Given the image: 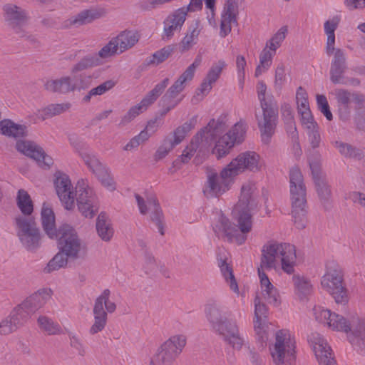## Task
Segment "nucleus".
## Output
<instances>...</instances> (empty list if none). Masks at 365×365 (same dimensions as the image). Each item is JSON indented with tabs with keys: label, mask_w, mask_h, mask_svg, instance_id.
Masks as SVG:
<instances>
[{
	"label": "nucleus",
	"mask_w": 365,
	"mask_h": 365,
	"mask_svg": "<svg viewBox=\"0 0 365 365\" xmlns=\"http://www.w3.org/2000/svg\"><path fill=\"white\" fill-rule=\"evenodd\" d=\"M313 310L317 321L327 324L333 330L346 333L354 349L365 355V320L359 317L346 320L343 316L321 307H314Z\"/></svg>",
	"instance_id": "3"
},
{
	"label": "nucleus",
	"mask_w": 365,
	"mask_h": 365,
	"mask_svg": "<svg viewBox=\"0 0 365 365\" xmlns=\"http://www.w3.org/2000/svg\"><path fill=\"white\" fill-rule=\"evenodd\" d=\"M274 56V52L268 51V48L265 47L259 55V63L262 66L264 70H268L272 64V60Z\"/></svg>",
	"instance_id": "60"
},
{
	"label": "nucleus",
	"mask_w": 365,
	"mask_h": 365,
	"mask_svg": "<svg viewBox=\"0 0 365 365\" xmlns=\"http://www.w3.org/2000/svg\"><path fill=\"white\" fill-rule=\"evenodd\" d=\"M270 350L276 365L291 364L295 359V342L290 338L287 331L279 330L276 333L275 344Z\"/></svg>",
	"instance_id": "11"
},
{
	"label": "nucleus",
	"mask_w": 365,
	"mask_h": 365,
	"mask_svg": "<svg viewBox=\"0 0 365 365\" xmlns=\"http://www.w3.org/2000/svg\"><path fill=\"white\" fill-rule=\"evenodd\" d=\"M14 226L16 236L26 250L35 252L41 247L44 235L34 217L19 215L14 218Z\"/></svg>",
	"instance_id": "8"
},
{
	"label": "nucleus",
	"mask_w": 365,
	"mask_h": 365,
	"mask_svg": "<svg viewBox=\"0 0 365 365\" xmlns=\"http://www.w3.org/2000/svg\"><path fill=\"white\" fill-rule=\"evenodd\" d=\"M69 338V344L79 356H83L86 354L85 346L81 339L73 332L67 331Z\"/></svg>",
	"instance_id": "53"
},
{
	"label": "nucleus",
	"mask_w": 365,
	"mask_h": 365,
	"mask_svg": "<svg viewBox=\"0 0 365 365\" xmlns=\"http://www.w3.org/2000/svg\"><path fill=\"white\" fill-rule=\"evenodd\" d=\"M16 148L18 151L38 162L42 160L43 164L48 168L52 164V159L46 155L41 147L31 141L19 140L16 143Z\"/></svg>",
	"instance_id": "24"
},
{
	"label": "nucleus",
	"mask_w": 365,
	"mask_h": 365,
	"mask_svg": "<svg viewBox=\"0 0 365 365\" xmlns=\"http://www.w3.org/2000/svg\"><path fill=\"white\" fill-rule=\"evenodd\" d=\"M180 101L181 98L178 99L177 97L169 95L168 93L165 92L161 98L159 103L161 107H169L170 108L173 109Z\"/></svg>",
	"instance_id": "61"
},
{
	"label": "nucleus",
	"mask_w": 365,
	"mask_h": 365,
	"mask_svg": "<svg viewBox=\"0 0 365 365\" xmlns=\"http://www.w3.org/2000/svg\"><path fill=\"white\" fill-rule=\"evenodd\" d=\"M185 8L182 7L177 10L175 14L173 15V16L168 19L170 23L175 25V28L180 29L182 26L183 23L185 21L187 13L185 11Z\"/></svg>",
	"instance_id": "58"
},
{
	"label": "nucleus",
	"mask_w": 365,
	"mask_h": 365,
	"mask_svg": "<svg viewBox=\"0 0 365 365\" xmlns=\"http://www.w3.org/2000/svg\"><path fill=\"white\" fill-rule=\"evenodd\" d=\"M52 292L49 289H41L31 294L21 304L31 315L43 307L51 298Z\"/></svg>",
	"instance_id": "25"
},
{
	"label": "nucleus",
	"mask_w": 365,
	"mask_h": 365,
	"mask_svg": "<svg viewBox=\"0 0 365 365\" xmlns=\"http://www.w3.org/2000/svg\"><path fill=\"white\" fill-rule=\"evenodd\" d=\"M68 258L63 253L58 252L47 264L43 271L46 273H51L53 271L58 270L67 264Z\"/></svg>",
	"instance_id": "46"
},
{
	"label": "nucleus",
	"mask_w": 365,
	"mask_h": 365,
	"mask_svg": "<svg viewBox=\"0 0 365 365\" xmlns=\"http://www.w3.org/2000/svg\"><path fill=\"white\" fill-rule=\"evenodd\" d=\"M255 329H260L262 326V318L266 319L267 317L268 309L267 306L262 303L258 297L255 299Z\"/></svg>",
	"instance_id": "44"
},
{
	"label": "nucleus",
	"mask_w": 365,
	"mask_h": 365,
	"mask_svg": "<svg viewBox=\"0 0 365 365\" xmlns=\"http://www.w3.org/2000/svg\"><path fill=\"white\" fill-rule=\"evenodd\" d=\"M3 11L5 21L14 30L15 33H24L21 27L28 19L26 10L13 4H6L3 6Z\"/></svg>",
	"instance_id": "20"
},
{
	"label": "nucleus",
	"mask_w": 365,
	"mask_h": 365,
	"mask_svg": "<svg viewBox=\"0 0 365 365\" xmlns=\"http://www.w3.org/2000/svg\"><path fill=\"white\" fill-rule=\"evenodd\" d=\"M259 155L255 152L242 153L224 168V175L227 171H231L234 177L245 170L255 172L259 170Z\"/></svg>",
	"instance_id": "17"
},
{
	"label": "nucleus",
	"mask_w": 365,
	"mask_h": 365,
	"mask_svg": "<svg viewBox=\"0 0 365 365\" xmlns=\"http://www.w3.org/2000/svg\"><path fill=\"white\" fill-rule=\"evenodd\" d=\"M118 43H115V40L112 38L98 53L93 54L98 57V58L102 62L103 65L104 63L103 60L115 55L118 53Z\"/></svg>",
	"instance_id": "43"
},
{
	"label": "nucleus",
	"mask_w": 365,
	"mask_h": 365,
	"mask_svg": "<svg viewBox=\"0 0 365 365\" xmlns=\"http://www.w3.org/2000/svg\"><path fill=\"white\" fill-rule=\"evenodd\" d=\"M336 99L337 106H350L351 93L346 89L336 90Z\"/></svg>",
	"instance_id": "59"
},
{
	"label": "nucleus",
	"mask_w": 365,
	"mask_h": 365,
	"mask_svg": "<svg viewBox=\"0 0 365 365\" xmlns=\"http://www.w3.org/2000/svg\"><path fill=\"white\" fill-rule=\"evenodd\" d=\"M175 146V145L172 142V138L167 136L157 150L155 154V160H159L164 158Z\"/></svg>",
	"instance_id": "52"
},
{
	"label": "nucleus",
	"mask_w": 365,
	"mask_h": 365,
	"mask_svg": "<svg viewBox=\"0 0 365 365\" xmlns=\"http://www.w3.org/2000/svg\"><path fill=\"white\" fill-rule=\"evenodd\" d=\"M100 17V14L96 10H83L71 19V24L73 25L87 24Z\"/></svg>",
	"instance_id": "40"
},
{
	"label": "nucleus",
	"mask_w": 365,
	"mask_h": 365,
	"mask_svg": "<svg viewBox=\"0 0 365 365\" xmlns=\"http://www.w3.org/2000/svg\"><path fill=\"white\" fill-rule=\"evenodd\" d=\"M207 180L203 192L207 197H218L230 189L234 175L231 171L224 175V169L220 175L214 169H207Z\"/></svg>",
	"instance_id": "14"
},
{
	"label": "nucleus",
	"mask_w": 365,
	"mask_h": 365,
	"mask_svg": "<svg viewBox=\"0 0 365 365\" xmlns=\"http://www.w3.org/2000/svg\"><path fill=\"white\" fill-rule=\"evenodd\" d=\"M115 86V82L109 80L103 82L96 88H93L91 90V94H94L95 96L102 95L105 93L106 91L111 89Z\"/></svg>",
	"instance_id": "64"
},
{
	"label": "nucleus",
	"mask_w": 365,
	"mask_h": 365,
	"mask_svg": "<svg viewBox=\"0 0 365 365\" xmlns=\"http://www.w3.org/2000/svg\"><path fill=\"white\" fill-rule=\"evenodd\" d=\"M205 315L212 331L221 336L233 349H242L245 339L240 335L235 320L229 319L227 312L220 304L213 302L205 307Z\"/></svg>",
	"instance_id": "4"
},
{
	"label": "nucleus",
	"mask_w": 365,
	"mask_h": 365,
	"mask_svg": "<svg viewBox=\"0 0 365 365\" xmlns=\"http://www.w3.org/2000/svg\"><path fill=\"white\" fill-rule=\"evenodd\" d=\"M217 259L222 274L225 277L227 282L229 283L230 289L235 292H238V285L233 274L232 267L227 263L226 259H223L221 257H220L217 255Z\"/></svg>",
	"instance_id": "34"
},
{
	"label": "nucleus",
	"mask_w": 365,
	"mask_h": 365,
	"mask_svg": "<svg viewBox=\"0 0 365 365\" xmlns=\"http://www.w3.org/2000/svg\"><path fill=\"white\" fill-rule=\"evenodd\" d=\"M314 351L319 365H337L332 356L331 347L323 339L314 346Z\"/></svg>",
	"instance_id": "27"
},
{
	"label": "nucleus",
	"mask_w": 365,
	"mask_h": 365,
	"mask_svg": "<svg viewBox=\"0 0 365 365\" xmlns=\"http://www.w3.org/2000/svg\"><path fill=\"white\" fill-rule=\"evenodd\" d=\"M149 138V134L147 131H141L138 135L133 137L124 147L125 150H131L132 149L138 147L140 143L147 140Z\"/></svg>",
	"instance_id": "55"
},
{
	"label": "nucleus",
	"mask_w": 365,
	"mask_h": 365,
	"mask_svg": "<svg viewBox=\"0 0 365 365\" xmlns=\"http://www.w3.org/2000/svg\"><path fill=\"white\" fill-rule=\"evenodd\" d=\"M185 344V336L177 334L171 336L158 349L151 359L150 365H171L182 352Z\"/></svg>",
	"instance_id": "9"
},
{
	"label": "nucleus",
	"mask_w": 365,
	"mask_h": 365,
	"mask_svg": "<svg viewBox=\"0 0 365 365\" xmlns=\"http://www.w3.org/2000/svg\"><path fill=\"white\" fill-rule=\"evenodd\" d=\"M101 298L96 299L93 307L94 323L89 329L91 335L96 334L101 331L106 327L107 323V312L102 307Z\"/></svg>",
	"instance_id": "26"
},
{
	"label": "nucleus",
	"mask_w": 365,
	"mask_h": 365,
	"mask_svg": "<svg viewBox=\"0 0 365 365\" xmlns=\"http://www.w3.org/2000/svg\"><path fill=\"white\" fill-rule=\"evenodd\" d=\"M56 193L65 209L71 210L74 207L75 197L72 191L73 185L66 174L57 171L53 180Z\"/></svg>",
	"instance_id": "18"
},
{
	"label": "nucleus",
	"mask_w": 365,
	"mask_h": 365,
	"mask_svg": "<svg viewBox=\"0 0 365 365\" xmlns=\"http://www.w3.org/2000/svg\"><path fill=\"white\" fill-rule=\"evenodd\" d=\"M266 84L262 81H259L257 84V93L262 109L263 118L259 120L257 114L256 118L262 141L264 144H268L275 133L278 120V106L272 95L266 96Z\"/></svg>",
	"instance_id": "6"
},
{
	"label": "nucleus",
	"mask_w": 365,
	"mask_h": 365,
	"mask_svg": "<svg viewBox=\"0 0 365 365\" xmlns=\"http://www.w3.org/2000/svg\"><path fill=\"white\" fill-rule=\"evenodd\" d=\"M286 79L285 68L283 63L279 64L275 71L274 87L280 90Z\"/></svg>",
	"instance_id": "63"
},
{
	"label": "nucleus",
	"mask_w": 365,
	"mask_h": 365,
	"mask_svg": "<svg viewBox=\"0 0 365 365\" xmlns=\"http://www.w3.org/2000/svg\"><path fill=\"white\" fill-rule=\"evenodd\" d=\"M312 175L321 202L326 210L329 209L331 207V191L326 176L322 173H319L317 165L314 164L313 165Z\"/></svg>",
	"instance_id": "23"
},
{
	"label": "nucleus",
	"mask_w": 365,
	"mask_h": 365,
	"mask_svg": "<svg viewBox=\"0 0 365 365\" xmlns=\"http://www.w3.org/2000/svg\"><path fill=\"white\" fill-rule=\"evenodd\" d=\"M200 34L198 30V23L196 22L195 27L192 29L190 34H187L182 40L180 43V51L184 52L188 51L193 43L195 38H197Z\"/></svg>",
	"instance_id": "51"
},
{
	"label": "nucleus",
	"mask_w": 365,
	"mask_h": 365,
	"mask_svg": "<svg viewBox=\"0 0 365 365\" xmlns=\"http://www.w3.org/2000/svg\"><path fill=\"white\" fill-rule=\"evenodd\" d=\"M96 230L98 236L105 242H109L113 235V230L105 212H101L96 220Z\"/></svg>",
	"instance_id": "32"
},
{
	"label": "nucleus",
	"mask_w": 365,
	"mask_h": 365,
	"mask_svg": "<svg viewBox=\"0 0 365 365\" xmlns=\"http://www.w3.org/2000/svg\"><path fill=\"white\" fill-rule=\"evenodd\" d=\"M335 146L339 149V153L345 158L361 160L364 153L363 150L356 148L349 143L343 142H335Z\"/></svg>",
	"instance_id": "35"
},
{
	"label": "nucleus",
	"mask_w": 365,
	"mask_h": 365,
	"mask_svg": "<svg viewBox=\"0 0 365 365\" xmlns=\"http://www.w3.org/2000/svg\"><path fill=\"white\" fill-rule=\"evenodd\" d=\"M16 204L21 210V216H31L34 211V205L29 193L21 189L18 191Z\"/></svg>",
	"instance_id": "33"
},
{
	"label": "nucleus",
	"mask_w": 365,
	"mask_h": 365,
	"mask_svg": "<svg viewBox=\"0 0 365 365\" xmlns=\"http://www.w3.org/2000/svg\"><path fill=\"white\" fill-rule=\"evenodd\" d=\"M38 324L40 328L49 335L62 334V329L60 325L46 316L39 317Z\"/></svg>",
	"instance_id": "41"
},
{
	"label": "nucleus",
	"mask_w": 365,
	"mask_h": 365,
	"mask_svg": "<svg viewBox=\"0 0 365 365\" xmlns=\"http://www.w3.org/2000/svg\"><path fill=\"white\" fill-rule=\"evenodd\" d=\"M173 47L167 46L159 51L155 52L152 56L148 58L147 62L148 65H158L165 61L173 53Z\"/></svg>",
	"instance_id": "45"
},
{
	"label": "nucleus",
	"mask_w": 365,
	"mask_h": 365,
	"mask_svg": "<svg viewBox=\"0 0 365 365\" xmlns=\"http://www.w3.org/2000/svg\"><path fill=\"white\" fill-rule=\"evenodd\" d=\"M292 215L298 229H304L307 224V190L300 170L292 168L289 171Z\"/></svg>",
	"instance_id": "7"
},
{
	"label": "nucleus",
	"mask_w": 365,
	"mask_h": 365,
	"mask_svg": "<svg viewBox=\"0 0 365 365\" xmlns=\"http://www.w3.org/2000/svg\"><path fill=\"white\" fill-rule=\"evenodd\" d=\"M238 14V0H225L221 17L225 18V21H232L235 24L237 22Z\"/></svg>",
	"instance_id": "36"
},
{
	"label": "nucleus",
	"mask_w": 365,
	"mask_h": 365,
	"mask_svg": "<svg viewBox=\"0 0 365 365\" xmlns=\"http://www.w3.org/2000/svg\"><path fill=\"white\" fill-rule=\"evenodd\" d=\"M285 129L288 135L291 138L294 143V148L299 151V154L302 153L299 142V135L297 130L294 119L284 122Z\"/></svg>",
	"instance_id": "48"
},
{
	"label": "nucleus",
	"mask_w": 365,
	"mask_h": 365,
	"mask_svg": "<svg viewBox=\"0 0 365 365\" xmlns=\"http://www.w3.org/2000/svg\"><path fill=\"white\" fill-rule=\"evenodd\" d=\"M110 292L108 289H104L102 294L97 298H101L102 301V307H103V304L106 307V311L109 313H113L115 312L116 309V305L114 302L109 301V296Z\"/></svg>",
	"instance_id": "62"
},
{
	"label": "nucleus",
	"mask_w": 365,
	"mask_h": 365,
	"mask_svg": "<svg viewBox=\"0 0 365 365\" xmlns=\"http://www.w3.org/2000/svg\"><path fill=\"white\" fill-rule=\"evenodd\" d=\"M54 239L57 240L59 252L67 258L76 259L80 257L82 245L73 227L68 224L60 226Z\"/></svg>",
	"instance_id": "10"
},
{
	"label": "nucleus",
	"mask_w": 365,
	"mask_h": 365,
	"mask_svg": "<svg viewBox=\"0 0 365 365\" xmlns=\"http://www.w3.org/2000/svg\"><path fill=\"white\" fill-rule=\"evenodd\" d=\"M262 292L263 297L269 304L274 307H278L280 304L279 295L274 287L267 290L264 289V292Z\"/></svg>",
	"instance_id": "56"
},
{
	"label": "nucleus",
	"mask_w": 365,
	"mask_h": 365,
	"mask_svg": "<svg viewBox=\"0 0 365 365\" xmlns=\"http://www.w3.org/2000/svg\"><path fill=\"white\" fill-rule=\"evenodd\" d=\"M321 284L334 299L336 303L345 304L348 302L347 290L343 285V278L336 270L326 273Z\"/></svg>",
	"instance_id": "15"
},
{
	"label": "nucleus",
	"mask_w": 365,
	"mask_h": 365,
	"mask_svg": "<svg viewBox=\"0 0 365 365\" xmlns=\"http://www.w3.org/2000/svg\"><path fill=\"white\" fill-rule=\"evenodd\" d=\"M293 281L297 289V294L300 299H303L310 294L312 286L308 279L304 277L294 276Z\"/></svg>",
	"instance_id": "42"
},
{
	"label": "nucleus",
	"mask_w": 365,
	"mask_h": 365,
	"mask_svg": "<svg viewBox=\"0 0 365 365\" xmlns=\"http://www.w3.org/2000/svg\"><path fill=\"white\" fill-rule=\"evenodd\" d=\"M9 315L18 329L23 327L31 317V314L27 312V309L21 306V304L14 308Z\"/></svg>",
	"instance_id": "38"
},
{
	"label": "nucleus",
	"mask_w": 365,
	"mask_h": 365,
	"mask_svg": "<svg viewBox=\"0 0 365 365\" xmlns=\"http://www.w3.org/2000/svg\"><path fill=\"white\" fill-rule=\"evenodd\" d=\"M225 118H219L217 120L211 119L207 126L202 128L192 138L190 145L183 150L180 158L176 159L173 164L177 166L181 163H187L197 152L198 155H205L211 145L215 143L212 153L220 159L230 153L235 143H241L244 141L247 125L243 120L236 123L229 132L221 136L227 129Z\"/></svg>",
	"instance_id": "1"
},
{
	"label": "nucleus",
	"mask_w": 365,
	"mask_h": 365,
	"mask_svg": "<svg viewBox=\"0 0 365 365\" xmlns=\"http://www.w3.org/2000/svg\"><path fill=\"white\" fill-rule=\"evenodd\" d=\"M307 130L309 144L312 149L315 150L319 147L320 143L322 141L319 125L312 124L311 126H308V129Z\"/></svg>",
	"instance_id": "47"
},
{
	"label": "nucleus",
	"mask_w": 365,
	"mask_h": 365,
	"mask_svg": "<svg viewBox=\"0 0 365 365\" xmlns=\"http://www.w3.org/2000/svg\"><path fill=\"white\" fill-rule=\"evenodd\" d=\"M92 83V78L90 76L81 74L79 76H74L72 78V89L73 91L78 90H85L90 87Z\"/></svg>",
	"instance_id": "49"
},
{
	"label": "nucleus",
	"mask_w": 365,
	"mask_h": 365,
	"mask_svg": "<svg viewBox=\"0 0 365 365\" xmlns=\"http://www.w3.org/2000/svg\"><path fill=\"white\" fill-rule=\"evenodd\" d=\"M72 78L70 76H63L58 79L48 80L44 84L46 91L62 94L72 92Z\"/></svg>",
	"instance_id": "28"
},
{
	"label": "nucleus",
	"mask_w": 365,
	"mask_h": 365,
	"mask_svg": "<svg viewBox=\"0 0 365 365\" xmlns=\"http://www.w3.org/2000/svg\"><path fill=\"white\" fill-rule=\"evenodd\" d=\"M26 125L16 124L9 119L0 121V133L8 137H24L26 135Z\"/></svg>",
	"instance_id": "29"
},
{
	"label": "nucleus",
	"mask_w": 365,
	"mask_h": 365,
	"mask_svg": "<svg viewBox=\"0 0 365 365\" xmlns=\"http://www.w3.org/2000/svg\"><path fill=\"white\" fill-rule=\"evenodd\" d=\"M187 81H191V79L185 76L184 73H182L166 92L168 93L169 95L178 97V96L184 90L185 87V82Z\"/></svg>",
	"instance_id": "50"
},
{
	"label": "nucleus",
	"mask_w": 365,
	"mask_h": 365,
	"mask_svg": "<svg viewBox=\"0 0 365 365\" xmlns=\"http://www.w3.org/2000/svg\"><path fill=\"white\" fill-rule=\"evenodd\" d=\"M81 155L86 165L96 175L101 184L110 190H114L115 189V183L110 175L109 169L102 164L95 155L86 153H81Z\"/></svg>",
	"instance_id": "19"
},
{
	"label": "nucleus",
	"mask_w": 365,
	"mask_h": 365,
	"mask_svg": "<svg viewBox=\"0 0 365 365\" xmlns=\"http://www.w3.org/2000/svg\"><path fill=\"white\" fill-rule=\"evenodd\" d=\"M227 66L225 61L219 60L214 63L210 67L206 77L200 85V87L196 91V96L193 97L192 101H201L212 89V85L220 78L222 70Z\"/></svg>",
	"instance_id": "21"
},
{
	"label": "nucleus",
	"mask_w": 365,
	"mask_h": 365,
	"mask_svg": "<svg viewBox=\"0 0 365 365\" xmlns=\"http://www.w3.org/2000/svg\"><path fill=\"white\" fill-rule=\"evenodd\" d=\"M75 195L79 212L86 217H93L99 209L98 200L93 190L83 180H81L76 186Z\"/></svg>",
	"instance_id": "12"
},
{
	"label": "nucleus",
	"mask_w": 365,
	"mask_h": 365,
	"mask_svg": "<svg viewBox=\"0 0 365 365\" xmlns=\"http://www.w3.org/2000/svg\"><path fill=\"white\" fill-rule=\"evenodd\" d=\"M70 107L71 104L68 103L50 104L42 110H39V116L43 120L50 118L66 112L70 108Z\"/></svg>",
	"instance_id": "37"
},
{
	"label": "nucleus",
	"mask_w": 365,
	"mask_h": 365,
	"mask_svg": "<svg viewBox=\"0 0 365 365\" xmlns=\"http://www.w3.org/2000/svg\"><path fill=\"white\" fill-rule=\"evenodd\" d=\"M41 224L46 234L51 238L54 239L58 234V230L55 226V215L51 208L46 207L45 204L41 210Z\"/></svg>",
	"instance_id": "30"
},
{
	"label": "nucleus",
	"mask_w": 365,
	"mask_h": 365,
	"mask_svg": "<svg viewBox=\"0 0 365 365\" xmlns=\"http://www.w3.org/2000/svg\"><path fill=\"white\" fill-rule=\"evenodd\" d=\"M281 257L282 268L287 274L294 272V265L296 259L295 247L289 243H273L265 245L262 250L260 267L258 268V275L262 279L267 278L263 269H271L275 267L276 259Z\"/></svg>",
	"instance_id": "5"
},
{
	"label": "nucleus",
	"mask_w": 365,
	"mask_h": 365,
	"mask_svg": "<svg viewBox=\"0 0 365 365\" xmlns=\"http://www.w3.org/2000/svg\"><path fill=\"white\" fill-rule=\"evenodd\" d=\"M169 83L170 79L168 78H165L161 82L156 84L155 87L142 99L140 103L129 109V110L122 117L119 125H125L130 123L140 113L145 110L162 95Z\"/></svg>",
	"instance_id": "13"
},
{
	"label": "nucleus",
	"mask_w": 365,
	"mask_h": 365,
	"mask_svg": "<svg viewBox=\"0 0 365 365\" xmlns=\"http://www.w3.org/2000/svg\"><path fill=\"white\" fill-rule=\"evenodd\" d=\"M18 329V327L13 322L10 315L0 322V334L3 335L9 334Z\"/></svg>",
	"instance_id": "57"
},
{
	"label": "nucleus",
	"mask_w": 365,
	"mask_h": 365,
	"mask_svg": "<svg viewBox=\"0 0 365 365\" xmlns=\"http://www.w3.org/2000/svg\"><path fill=\"white\" fill-rule=\"evenodd\" d=\"M113 38L115 40V43H118L120 53H123L132 48L138 41L139 36L133 31L125 30Z\"/></svg>",
	"instance_id": "31"
},
{
	"label": "nucleus",
	"mask_w": 365,
	"mask_h": 365,
	"mask_svg": "<svg viewBox=\"0 0 365 365\" xmlns=\"http://www.w3.org/2000/svg\"><path fill=\"white\" fill-rule=\"evenodd\" d=\"M140 212L145 215L148 210L150 211V220L155 224L158 232L164 235V215L157 197L151 195L147 197L146 202L138 194L135 195Z\"/></svg>",
	"instance_id": "16"
},
{
	"label": "nucleus",
	"mask_w": 365,
	"mask_h": 365,
	"mask_svg": "<svg viewBox=\"0 0 365 365\" xmlns=\"http://www.w3.org/2000/svg\"><path fill=\"white\" fill-rule=\"evenodd\" d=\"M347 62L345 51L337 48L331 61L329 75L330 81L334 84L346 85L344 74L347 70Z\"/></svg>",
	"instance_id": "22"
},
{
	"label": "nucleus",
	"mask_w": 365,
	"mask_h": 365,
	"mask_svg": "<svg viewBox=\"0 0 365 365\" xmlns=\"http://www.w3.org/2000/svg\"><path fill=\"white\" fill-rule=\"evenodd\" d=\"M317 103L318 109L326 117L327 120L331 121L333 120V115L330 110V107L325 96L317 95Z\"/></svg>",
	"instance_id": "54"
},
{
	"label": "nucleus",
	"mask_w": 365,
	"mask_h": 365,
	"mask_svg": "<svg viewBox=\"0 0 365 365\" xmlns=\"http://www.w3.org/2000/svg\"><path fill=\"white\" fill-rule=\"evenodd\" d=\"M102 62L94 54H88L82 58L72 68V73L81 71L92 67L101 66Z\"/></svg>",
	"instance_id": "39"
},
{
	"label": "nucleus",
	"mask_w": 365,
	"mask_h": 365,
	"mask_svg": "<svg viewBox=\"0 0 365 365\" xmlns=\"http://www.w3.org/2000/svg\"><path fill=\"white\" fill-rule=\"evenodd\" d=\"M255 187L250 183L242 185L240 200L235 207L237 213L238 227L232 223L224 215L219 217L217 224L213 227L214 232L219 235L222 232L229 241H236L238 245L243 244L247 240L246 234L252 229L251 212L257 207L258 202L253 195Z\"/></svg>",
	"instance_id": "2"
}]
</instances>
